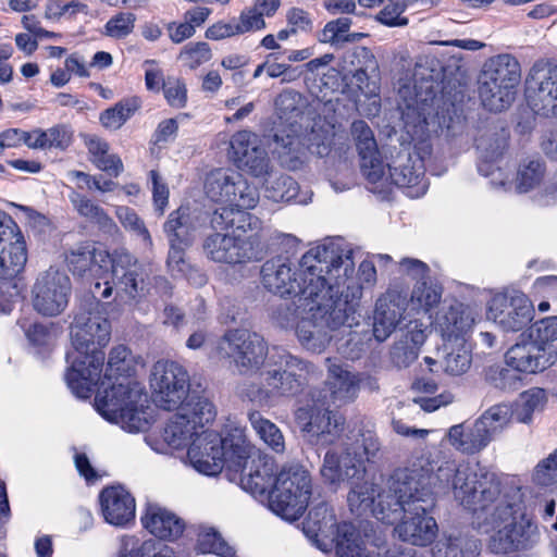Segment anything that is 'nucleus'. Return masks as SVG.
Instances as JSON below:
<instances>
[{
  "instance_id": "6e6d98bb",
  "label": "nucleus",
  "mask_w": 557,
  "mask_h": 557,
  "mask_svg": "<svg viewBox=\"0 0 557 557\" xmlns=\"http://www.w3.org/2000/svg\"><path fill=\"white\" fill-rule=\"evenodd\" d=\"M442 288L426 280L417 282L411 294V302L423 311H429L440 302Z\"/></svg>"
},
{
  "instance_id": "e433bc0d",
  "label": "nucleus",
  "mask_w": 557,
  "mask_h": 557,
  "mask_svg": "<svg viewBox=\"0 0 557 557\" xmlns=\"http://www.w3.org/2000/svg\"><path fill=\"white\" fill-rule=\"evenodd\" d=\"M163 230L169 243L191 246L196 238V224L190 216L189 208L180 207L171 212Z\"/></svg>"
},
{
  "instance_id": "4468645a",
  "label": "nucleus",
  "mask_w": 557,
  "mask_h": 557,
  "mask_svg": "<svg viewBox=\"0 0 557 557\" xmlns=\"http://www.w3.org/2000/svg\"><path fill=\"white\" fill-rule=\"evenodd\" d=\"M72 292L67 274L54 267L38 274L33 288L34 309L45 317L61 314L69 305Z\"/></svg>"
},
{
  "instance_id": "412c9836",
  "label": "nucleus",
  "mask_w": 557,
  "mask_h": 557,
  "mask_svg": "<svg viewBox=\"0 0 557 557\" xmlns=\"http://www.w3.org/2000/svg\"><path fill=\"white\" fill-rule=\"evenodd\" d=\"M296 419L309 442L317 445H329L339 436L344 419L322 405H313L298 409Z\"/></svg>"
},
{
  "instance_id": "37998d69",
  "label": "nucleus",
  "mask_w": 557,
  "mask_h": 557,
  "mask_svg": "<svg viewBox=\"0 0 557 557\" xmlns=\"http://www.w3.org/2000/svg\"><path fill=\"white\" fill-rule=\"evenodd\" d=\"M247 209L236 208L224 205L216 209L211 218V225L215 232L232 230L231 234L236 231L246 232L251 226V215L246 212Z\"/></svg>"
},
{
  "instance_id": "2eb2a0df",
  "label": "nucleus",
  "mask_w": 557,
  "mask_h": 557,
  "mask_svg": "<svg viewBox=\"0 0 557 557\" xmlns=\"http://www.w3.org/2000/svg\"><path fill=\"white\" fill-rule=\"evenodd\" d=\"M520 82L521 67L515 57L504 53L490 59V112L507 110Z\"/></svg>"
},
{
  "instance_id": "0eeeda50",
  "label": "nucleus",
  "mask_w": 557,
  "mask_h": 557,
  "mask_svg": "<svg viewBox=\"0 0 557 557\" xmlns=\"http://www.w3.org/2000/svg\"><path fill=\"white\" fill-rule=\"evenodd\" d=\"M307 107L305 97L295 90L286 89L275 99L276 113L285 126L275 136V150L280 162L288 170H298L302 163L307 149L319 156L327 154L330 146L315 143L314 137L304 134L301 121Z\"/></svg>"
},
{
  "instance_id": "58836bf2",
  "label": "nucleus",
  "mask_w": 557,
  "mask_h": 557,
  "mask_svg": "<svg viewBox=\"0 0 557 557\" xmlns=\"http://www.w3.org/2000/svg\"><path fill=\"white\" fill-rule=\"evenodd\" d=\"M120 557H176L173 548L160 541L149 539L140 541L134 535L121 540Z\"/></svg>"
},
{
  "instance_id": "680f3d73",
  "label": "nucleus",
  "mask_w": 557,
  "mask_h": 557,
  "mask_svg": "<svg viewBox=\"0 0 557 557\" xmlns=\"http://www.w3.org/2000/svg\"><path fill=\"white\" fill-rule=\"evenodd\" d=\"M351 136L360 154L370 153L377 149V145L370 126L362 120L351 124Z\"/></svg>"
},
{
  "instance_id": "aec40b11",
  "label": "nucleus",
  "mask_w": 557,
  "mask_h": 557,
  "mask_svg": "<svg viewBox=\"0 0 557 557\" xmlns=\"http://www.w3.org/2000/svg\"><path fill=\"white\" fill-rule=\"evenodd\" d=\"M26 245L17 224L0 211V280H13L25 268Z\"/></svg>"
},
{
  "instance_id": "bb28decb",
  "label": "nucleus",
  "mask_w": 557,
  "mask_h": 557,
  "mask_svg": "<svg viewBox=\"0 0 557 557\" xmlns=\"http://www.w3.org/2000/svg\"><path fill=\"white\" fill-rule=\"evenodd\" d=\"M339 529L333 510L325 503L310 509L302 528L305 535L322 552L333 548Z\"/></svg>"
},
{
  "instance_id": "b1692460",
  "label": "nucleus",
  "mask_w": 557,
  "mask_h": 557,
  "mask_svg": "<svg viewBox=\"0 0 557 557\" xmlns=\"http://www.w3.org/2000/svg\"><path fill=\"white\" fill-rule=\"evenodd\" d=\"M230 146L231 156L238 168L256 177L269 174L270 160L257 135L248 131L237 132L232 136Z\"/></svg>"
},
{
  "instance_id": "79ce46f5",
  "label": "nucleus",
  "mask_w": 557,
  "mask_h": 557,
  "mask_svg": "<svg viewBox=\"0 0 557 557\" xmlns=\"http://www.w3.org/2000/svg\"><path fill=\"white\" fill-rule=\"evenodd\" d=\"M249 423L262 443L276 454L286 450L285 437L280 428L259 411L248 413Z\"/></svg>"
},
{
  "instance_id": "3c124183",
  "label": "nucleus",
  "mask_w": 557,
  "mask_h": 557,
  "mask_svg": "<svg viewBox=\"0 0 557 557\" xmlns=\"http://www.w3.org/2000/svg\"><path fill=\"white\" fill-rule=\"evenodd\" d=\"M351 24V18L347 16L332 20L327 22L323 29L318 34V40L322 44L341 47L345 44V35L350 30Z\"/></svg>"
},
{
  "instance_id": "f3484780",
  "label": "nucleus",
  "mask_w": 557,
  "mask_h": 557,
  "mask_svg": "<svg viewBox=\"0 0 557 557\" xmlns=\"http://www.w3.org/2000/svg\"><path fill=\"white\" fill-rule=\"evenodd\" d=\"M224 345H227L242 373L258 371L262 366L267 367L271 350L261 335L247 330H231L223 335L219 349L224 350Z\"/></svg>"
},
{
  "instance_id": "cd10ccee",
  "label": "nucleus",
  "mask_w": 557,
  "mask_h": 557,
  "mask_svg": "<svg viewBox=\"0 0 557 557\" xmlns=\"http://www.w3.org/2000/svg\"><path fill=\"white\" fill-rule=\"evenodd\" d=\"M487 411L473 423H460L450 426L445 438L457 451L473 455L481 451L487 443Z\"/></svg>"
},
{
  "instance_id": "6ab92c4d",
  "label": "nucleus",
  "mask_w": 557,
  "mask_h": 557,
  "mask_svg": "<svg viewBox=\"0 0 557 557\" xmlns=\"http://www.w3.org/2000/svg\"><path fill=\"white\" fill-rule=\"evenodd\" d=\"M203 253L213 262L240 264L258 259L260 252L255 248V239L242 235L213 232L202 243Z\"/></svg>"
},
{
  "instance_id": "f257e3e1",
  "label": "nucleus",
  "mask_w": 557,
  "mask_h": 557,
  "mask_svg": "<svg viewBox=\"0 0 557 557\" xmlns=\"http://www.w3.org/2000/svg\"><path fill=\"white\" fill-rule=\"evenodd\" d=\"M451 487L455 497L478 513L473 507L478 492L465 478V472L454 463L437 467L430 455L413 456L408 465L395 470L391 491L380 495L374 517L383 523L393 524L404 518L395 528L398 537L412 545L425 546L436 536L438 528L430 511L435 505L437 488Z\"/></svg>"
},
{
  "instance_id": "f704fd0d",
  "label": "nucleus",
  "mask_w": 557,
  "mask_h": 557,
  "mask_svg": "<svg viewBox=\"0 0 557 557\" xmlns=\"http://www.w3.org/2000/svg\"><path fill=\"white\" fill-rule=\"evenodd\" d=\"M351 480V490L348 493L347 502L350 511L357 515H362L370 510L374 516V509L377 506L381 494L391 491V484L393 482V475L391 476L387 487L376 492L374 485L368 481Z\"/></svg>"
},
{
  "instance_id": "7c9ffc66",
  "label": "nucleus",
  "mask_w": 557,
  "mask_h": 557,
  "mask_svg": "<svg viewBox=\"0 0 557 557\" xmlns=\"http://www.w3.org/2000/svg\"><path fill=\"white\" fill-rule=\"evenodd\" d=\"M141 522L151 534L169 541L180 537L185 528L181 518L159 505H149L141 517Z\"/></svg>"
},
{
  "instance_id": "de8ad7c7",
  "label": "nucleus",
  "mask_w": 557,
  "mask_h": 557,
  "mask_svg": "<svg viewBox=\"0 0 557 557\" xmlns=\"http://www.w3.org/2000/svg\"><path fill=\"white\" fill-rule=\"evenodd\" d=\"M546 401L547 397L543 388L533 387L521 393L515 408L517 420L521 423H530L533 413L543 409Z\"/></svg>"
},
{
  "instance_id": "a211bd4d",
  "label": "nucleus",
  "mask_w": 557,
  "mask_h": 557,
  "mask_svg": "<svg viewBox=\"0 0 557 557\" xmlns=\"http://www.w3.org/2000/svg\"><path fill=\"white\" fill-rule=\"evenodd\" d=\"M534 314L532 301L521 292L497 293L490 300V319L506 332H518Z\"/></svg>"
},
{
  "instance_id": "4d7b16f0",
  "label": "nucleus",
  "mask_w": 557,
  "mask_h": 557,
  "mask_svg": "<svg viewBox=\"0 0 557 557\" xmlns=\"http://www.w3.org/2000/svg\"><path fill=\"white\" fill-rule=\"evenodd\" d=\"M116 216L120 223L134 235L140 237L147 246L152 245V239L144 221L128 207H117Z\"/></svg>"
},
{
  "instance_id": "c9c22d12",
  "label": "nucleus",
  "mask_w": 557,
  "mask_h": 557,
  "mask_svg": "<svg viewBox=\"0 0 557 557\" xmlns=\"http://www.w3.org/2000/svg\"><path fill=\"white\" fill-rule=\"evenodd\" d=\"M188 408H181L166 423L162 431L163 442L171 448L180 449L189 444V441L197 436L196 425L191 424L187 417Z\"/></svg>"
},
{
  "instance_id": "8fccbe9b",
  "label": "nucleus",
  "mask_w": 557,
  "mask_h": 557,
  "mask_svg": "<svg viewBox=\"0 0 557 557\" xmlns=\"http://www.w3.org/2000/svg\"><path fill=\"white\" fill-rule=\"evenodd\" d=\"M267 197L275 202L289 201L298 194L297 182L288 175H278L268 181Z\"/></svg>"
},
{
  "instance_id": "f03ea898",
  "label": "nucleus",
  "mask_w": 557,
  "mask_h": 557,
  "mask_svg": "<svg viewBox=\"0 0 557 557\" xmlns=\"http://www.w3.org/2000/svg\"><path fill=\"white\" fill-rule=\"evenodd\" d=\"M352 251L331 242L308 250L298 263L287 257L268 259L261 267V283L281 297H298V305L320 296L335 281L345 284L355 273Z\"/></svg>"
},
{
  "instance_id": "052dcab7",
  "label": "nucleus",
  "mask_w": 557,
  "mask_h": 557,
  "mask_svg": "<svg viewBox=\"0 0 557 557\" xmlns=\"http://www.w3.org/2000/svg\"><path fill=\"white\" fill-rule=\"evenodd\" d=\"M515 414V404L500 403L492 406L490 408V438L506 429Z\"/></svg>"
},
{
  "instance_id": "69168bd1",
  "label": "nucleus",
  "mask_w": 557,
  "mask_h": 557,
  "mask_svg": "<svg viewBox=\"0 0 557 557\" xmlns=\"http://www.w3.org/2000/svg\"><path fill=\"white\" fill-rule=\"evenodd\" d=\"M198 547L202 553H213L223 557H231L233 555L232 547L214 531L200 534Z\"/></svg>"
},
{
  "instance_id": "393cba45",
  "label": "nucleus",
  "mask_w": 557,
  "mask_h": 557,
  "mask_svg": "<svg viewBox=\"0 0 557 557\" xmlns=\"http://www.w3.org/2000/svg\"><path fill=\"white\" fill-rule=\"evenodd\" d=\"M432 319V324L443 342L466 339L475 323L472 310L456 300H445Z\"/></svg>"
},
{
  "instance_id": "c756f323",
  "label": "nucleus",
  "mask_w": 557,
  "mask_h": 557,
  "mask_svg": "<svg viewBox=\"0 0 557 557\" xmlns=\"http://www.w3.org/2000/svg\"><path fill=\"white\" fill-rule=\"evenodd\" d=\"M327 367L326 386L334 404H348L356 399L359 392V377L347 368L331 358L325 359Z\"/></svg>"
},
{
  "instance_id": "dca6fc26",
  "label": "nucleus",
  "mask_w": 557,
  "mask_h": 557,
  "mask_svg": "<svg viewBox=\"0 0 557 557\" xmlns=\"http://www.w3.org/2000/svg\"><path fill=\"white\" fill-rule=\"evenodd\" d=\"M525 98L537 114L557 115V64L536 61L525 79Z\"/></svg>"
},
{
  "instance_id": "9b49d317",
  "label": "nucleus",
  "mask_w": 557,
  "mask_h": 557,
  "mask_svg": "<svg viewBox=\"0 0 557 557\" xmlns=\"http://www.w3.org/2000/svg\"><path fill=\"white\" fill-rule=\"evenodd\" d=\"M311 479L306 469L293 465L282 468L269 493L270 509L285 520L298 519L308 507Z\"/></svg>"
},
{
  "instance_id": "4be33fe9",
  "label": "nucleus",
  "mask_w": 557,
  "mask_h": 557,
  "mask_svg": "<svg viewBox=\"0 0 557 557\" xmlns=\"http://www.w3.org/2000/svg\"><path fill=\"white\" fill-rule=\"evenodd\" d=\"M508 366L520 372L536 373L546 370L557 361V349L550 344L523 339L506 352Z\"/></svg>"
},
{
  "instance_id": "e2e57ef3",
  "label": "nucleus",
  "mask_w": 557,
  "mask_h": 557,
  "mask_svg": "<svg viewBox=\"0 0 557 557\" xmlns=\"http://www.w3.org/2000/svg\"><path fill=\"white\" fill-rule=\"evenodd\" d=\"M360 169L362 174L370 183H377L385 180L388 173L385 172V166L380 159L377 149L370 153L360 154Z\"/></svg>"
},
{
  "instance_id": "bf43d9fd",
  "label": "nucleus",
  "mask_w": 557,
  "mask_h": 557,
  "mask_svg": "<svg viewBox=\"0 0 557 557\" xmlns=\"http://www.w3.org/2000/svg\"><path fill=\"white\" fill-rule=\"evenodd\" d=\"M212 57L211 49L207 42H189L183 47L178 59L189 69H196L208 62Z\"/></svg>"
},
{
  "instance_id": "7ed1b4c3",
  "label": "nucleus",
  "mask_w": 557,
  "mask_h": 557,
  "mask_svg": "<svg viewBox=\"0 0 557 557\" xmlns=\"http://www.w3.org/2000/svg\"><path fill=\"white\" fill-rule=\"evenodd\" d=\"M90 297L81 301L71 325L73 352L66 355L71 363L65 379L69 387L79 398L90 396L100 380L104 354L101 350L111 338V323L101 299L112 295L113 286L106 280L96 281L89 288Z\"/></svg>"
},
{
  "instance_id": "13d9d810",
  "label": "nucleus",
  "mask_w": 557,
  "mask_h": 557,
  "mask_svg": "<svg viewBox=\"0 0 557 557\" xmlns=\"http://www.w3.org/2000/svg\"><path fill=\"white\" fill-rule=\"evenodd\" d=\"M136 16L131 12H120L113 15L104 25V35L114 39H122L133 33Z\"/></svg>"
},
{
  "instance_id": "49530a36",
  "label": "nucleus",
  "mask_w": 557,
  "mask_h": 557,
  "mask_svg": "<svg viewBox=\"0 0 557 557\" xmlns=\"http://www.w3.org/2000/svg\"><path fill=\"white\" fill-rule=\"evenodd\" d=\"M140 104L141 101L137 97L124 99L104 110L100 115V122L106 128L119 129L140 108Z\"/></svg>"
},
{
  "instance_id": "ddd939ff",
  "label": "nucleus",
  "mask_w": 557,
  "mask_h": 557,
  "mask_svg": "<svg viewBox=\"0 0 557 557\" xmlns=\"http://www.w3.org/2000/svg\"><path fill=\"white\" fill-rule=\"evenodd\" d=\"M150 386L156 406L164 410L181 409L189 393V374L175 361L159 360L151 371Z\"/></svg>"
},
{
  "instance_id": "09e8293b",
  "label": "nucleus",
  "mask_w": 557,
  "mask_h": 557,
  "mask_svg": "<svg viewBox=\"0 0 557 557\" xmlns=\"http://www.w3.org/2000/svg\"><path fill=\"white\" fill-rule=\"evenodd\" d=\"M423 172L421 168L414 169L410 164L399 166L388 165V176L386 181L401 188H417V196L425 193V184H422Z\"/></svg>"
},
{
  "instance_id": "0e129e2a",
  "label": "nucleus",
  "mask_w": 557,
  "mask_h": 557,
  "mask_svg": "<svg viewBox=\"0 0 557 557\" xmlns=\"http://www.w3.org/2000/svg\"><path fill=\"white\" fill-rule=\"evenodd\" d=\"M463 540L459 535L444 534L433 546L434 557H470L462 548Z\"/></svg>"
},
{
  "instance_id": "5fc2aeb1",
  "label": "nucleus",
  "mask_w": 557,
  "mask_h": 557,
  "mask_svg": "<svg viewBox=\"0 0 557 557\" xmlns=\"http://www.w3.org/2000/svg\"><path fill=\"white\" fill-rule=\"evenodd\" d=\"M411 0H387L383 9L375 15V21L387 27L408 25V18L403 16Z\"/></svg>"
},
{
  "instance_id": "72a5a7b5",
  "label": "nucleus",
  "mask_w": 557,
  "mask_h": 557,
  "mask_svg": "<svg viewBox=\"0 0 557 557\" xmlns=\"http://www.w3.org/2000/svg\"><path fill=\"white\" fill-rule=\"evenodd\" d=\"M225 461L230 467H238L259 455L255 445L247 438L246 430L239 425H230L226 436L222 437Z\"/></svg>"
},
{
  "instance_id": "20e7f679",
  "label": "nucleus",
  "mask_w": 557,
  "mask_h": 557,
  "mask_svg": "<svg viewBox=\"0 0 557 557\" xmlns=\"http://www.w3.org/2000/svg\"><path fill=\"white\" fill-rule=\"evenodd\" d=\"M361 295V287L351 277L345 284L343 281H335L320 296L297 305L302 309L296 325L301 346L320 354L332 339L331 331L358 325L361 318L358 312Z\"/></svg>"
},
{
  "instance_id": "f8f14e48",
  "label": "nucleus",
  "mask_w": 557,
  "mask_h": 557,
  "mask_svg": "<svg viewBox=\"0 0 557 557\" xmlns=\"http://www.w3.org/2000/svg\"><path fill=\"white\" fill-rule=\"evenodd\" d=\"M205 193L216 203L242 209H253L259 201L257 187L234 169L211 171L205 182Z\"/></svg>"
},
{
  "instance_id": "ea45409f",
  "label": "nucleus",
  "mask_w": 557,
  "mask_h": 557,
  "mask_svg": "<svg viewBox=\"0 0 557 557\" xmlns=\"http://www.w3.org/2000/svg\"><path fill=\"white\" fill-rule=\"evenodd\" d=\"M333 547L338 557H382L380 553L369 550L355 527L347 522L341 523Z\"/></svg>"
},
{
  "instance_id": "423d86ee",
  "label": "nucleus",
  "mask_w": 557,
  "mask_h": 557,
  "mask_svg": "<svg viewBox=\"0 0 557 557\" xmlns=\"http://www.w3.org/2000/svg\"><path fill=\"white\" fill-rule=\"evenodd\" d=\"M498 493L492 519L490 520V550L509 553L528 549L539 540L537 527L521 512L520 487L490 478V495Z\"/></svg>"
},
{
  "instance_id": "c85d7f7f",
  "label": "nucleus",
  "mask_w": 557,
  "mask_h": 557,
  "mask_svg": "<svg viewBox=\"0 0 557 557\" xmlns=\"http://www.w3.org/2000/svg\"><path fill=\"white\" fill-rule=\"evenodd\" d=\"M100 505L106 521L112 525L125 527L135 518V499L122 486L104 488L100 494Z\"/></svg>"
},
{
  "instance_id": "5701e85b",
  "label": "nucleus",
  "mask_w": 557,
  "mask_h": 557,
  "mask_svg": "<svg viewBox=\"0 0 557 557\" xmlns=\"http://www.w3.org/2000/svg\"><path fill=\"white\" fill-rule=\"evenodd\" d=\"M187 456L198 472L207 475L218 474L226 462L222 436L210 430L199 431L188 448Z\"/></svg>"
},
{
  "instance_id": "a878e982",
  "label": "nucleus",
  "mask_w": 557,
  "mask_h": 557,
  "mask_svg": "<svg viewBox=\"0 0 557 557\" xmlns=\"http://www.w3.org/2000/svg\"><path fill=\"white\" fill-rule=\"evenodd\" d=\"M407 308V294L388 289L375 302L372 332L377 342L386 341L398 327Z\"/></svg>"
},
{
  "instance_id": "603ef678",
  "label": "nucleus",
  "mask_w": 557,
  "mask_h": 557,
  "mask_svg": "<svg viewBox=\"0 0 557 557\" xmlns=\"http://www.w3.org/2000/svg\"><path fill=\"white\" fill-rule=\"evenodd\" d=\"M181 408H188L187 417L191 424L196 425V431L202 430L206 424L212 422L216 416L214 405L207 398L199 397L195 401L187 403Z\"/></svg>"
},
{
  "instance_id": "774afa93",
  "label": "nucleus",
  "mask_w": 557,
  "mask_h": 557,
  "mask_svg": "<svg viewBox=\"0 0 557 557\" xmlns=\"http://www.w3.org/2000/svg\"><path fill=\"white\" fill-rule=\"evenodd\" d=\"M419 355L417 347L411 346L408 341L396 342L391 349V360L399 369L407 368L413 363Z\"/></svg>"
},
{
  "instance_id": "9d476101",
  "label": "nucleus",
  "mask_w": 557,
  "mask_h": 557,
  "mask_svg": "<svg viewBox=\"0 0 557 557\" xmlns=\"http://www.w3.org/2000/svg\"><path fill=\"white\" fill-rule=\"evenodd\" d=\"M380 450V443L370 433L362 434L339 453L329 450L321 467L322 478L330 484L351 480H363L366 461L373 460Z\"/></svg>"
},
{
  "instance_id": "864d4df0",
  "label": "nucleus",
  "mask_w": 557,
  "mask_h": 557,
  "mask_svg": "<svg viewBox=\"0 0 557 557\" xmlns=\"http://www.w3.org/2000/svg\"><path fill=\"white\" fill-rule=\"evenodd\" d=\"M35 137L37 141L35 146H41L42 149L60 148L65 149L72 141V134L65 126H53L46 131L36 128Z\"/></svg>"
},
{
  "instance_id": "6e6552de",
  "label": "nucleus",
  "mask_w": 557,
  "mask_h": 557,
  "mask_svg": "<svg viewBox=\"0 0 557 557\" xmlns=\"http://www.w3.org/2000/svg\"><path fill=\"white\" fill-rule=\"evenodd\" d=\"M315 367L282 347H273L262 373L261 386H249L245 395L260 406H272L281 398L300 393L309 376L317 375Z\"/></svg>"
},
{
  "instance_id": "338daca9",
  "label": "nucleus",
  "mask_w": 557,
  "mask_h": 557,
  "mask_svg": "<svg viewBox=\"0 0 557 557\" xmlns=\"http://www.w3.org/2000/svg\"><path fill=\"white\" fill-rule=\"evenodd\" d=\"M533 480L543 486H548L557 482V450L535 467Z\"/></svg>"
},
{
  "instance_id": "473e14b6",
  "label": "nucleus",
  "mask_w": 557,
  "mask_h": 557,
  "mask_svg": "<svg viewBox=\"0 0 557 557\" xmlns=\"http://www.w3.org/2000/svg\"><path fill=\"white\" fill-rule=\"evenodd\" d=\"M136 361L129 349L124 345L113 347L109 354V360L103 379L95 384H101L102 391L110 388L113 384L134 381L131 379L135 371Z\"/></svg>"
},
{
  "instance_id": "a19ab883",
  "label": "nucleus",
  "mask_w": 557,
  "mask_h": 557,
  "mask_svg": "<svg viewBox=\"0 0 557 557\" xmlns=\"http://www.w3.org/2000/svg\"><path fill=\"white\" fill-rule=\"evenodd\" d=\"M333 547L338 557H382L380 553L369 550L355 527L347 522L341 523Z\"/></svg>"
},
{
  "instance_id": "c03bdc74",
  "label": "nucleus",
  "mask_w": 557,
  "mask_h": 557,
  "mask_svg": "<svg viewBox=\"0 0 557 557\" xmlns=\"http://www.w3.org/2000/svg\"><path fill=\"white\" fill-rule=\"evenodd\" d=\"M69 199L75 211L89 222L97 224L100 228L111 233L115 230L116 225L113 220L104 212V210L88 199L86 196L72 190Z\"/></svg>"
},
{
  "instance_id": "4c0bfd02",
  "label": "nucleus",
  "mask_w": 557,
  "mask_h": 557,
  "mask_svg": "<svg viewBox=\"0 0 557 557\" xmlns=\"http://www.w3.org/2000/svg\"><path fill=\"white\" fill-rule=\"evenodd\" d=\"M440 362L449 374L465 373L471 364V350L467 339L443 342Z\"/></svg>"
},
{
  "instance_id": "1a4fd4ad",
  "label": "nucleus",
  "mask_w": 557,
  "mask_h": 557,
  "mask_svg": "<svg viewBox=\"0 0 557 557\" xmlns=\"http://www.w3.org/2000/svg\"><path fill=\"white\" fill-rule=\"evenodd\" d=\"M95 400L97 410L106 420L127 432H144L151 424L153 417L148 395L137 381L99 389Z\"/></svg>"
},
{
  "instance_id": "39448f33",
  "label": "nucleus",
  "mask_w": 557,
  "mask_h": 557,
  "mask_svg": "<svg viewBox=\"0 0 557 557\" xmlns=\"http://www.w3.org/2000/svg\"><path fill=\"white\" fill-rule=\"evenodd\" d=\"M66 263L74 275H90L108 280L116 290V297L135 299L147 289L146 271L138 260L126 250L112 255L90 245L79 246L66 255Z\"/></svg>"
},
{
  "instance_id": "2f4dec72",
  "label": "nucleus",
  "mask_w": 557,
  "mask_h": 557,
  "mask_svg": "<svg viewBox=\"0 0 557 557\" xmlns=\"http://www.w3.org/2000/svg\"><path fill=\"white\" fill-rule=\"evenodd\" d=\"M240 470V486L253 496H263L273 486L272 465L260 455L236 467Z\"/></svg>"
},
{
  "instance_id": "a18cd8bd",
  "label": "nucleus",
  "mask_w": 557,
  "mask_h": 557,
  "mask_svg": "<svg viewBox=\"0 0 557 557\" xmlns=\"http://www.w3.org/2000/svg\"><path fill=\"white\" fill-rule=\"evenodd\" d=\"M545 163L540 158L523 159L517 170L516 189L528 193L537 187L545 176Z\"/></svg>"
}]
</instances>
